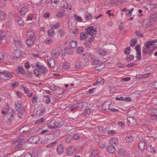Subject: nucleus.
Returning <instances> with one entry per match:
<instances>
[{
	"label": "nucleus",
	"mask_w": 157,
	"mask_h": 157,
	"mask_svg": "<svg viewBox=\"0 0 157 157\" xmlns=\"http://www.w3.org/2000/svg\"><path fill=\"white\" fill-rule=\"evenodd\" d=\"M21 51L19 49L14 51L13 53V56L14 58H19L21 56Z\"/></svg>",
	"instance_id": "obj_8"
},
{
	"label": "nucleus",
	"mask_w": 157,
	"mask_h": 157,
	"mask_svg": "<svg viewBox=\"0 0 157 157\" xmlns=\"http://www.w3.org/2000/svg\"><path fill=\"white\" fill-rule=\"evenodd\" d=\"M75 148L73 146H69L67 149L66 151L67 154H71L75 151Z\"/></svg>",
	"instance_id": "obj_17"
},
{
	"label": "nucleus",
	"mask_w": 157,
	"mask_h": 157,
	"mask_svg": "<svg viewBox=\"0 0 157 157\" xmlns=\"http://www.w3.org/2000/svg\"><path fill=\"white\" fill-rule=\"evenodd\" d=\"M36 14H30L29 16H28L27 17V20L28 21L32 20L34 18H36Z\"/></svg>",
	"instance_id": "obj_47"
},
{
	"label": "nucleus",
	"mask_w": 157,
	"mask_h": 157,
	"mask_svg": "<svg viewBox=\"0 0 157 157\" xmlns=\"http://www.w3.org/2000/svg\"><path fill=\"white\" fill-rule=\"evenodd\" d=\"M105 67V63H99V64H98V65H96V70L97 71H99L103 68L104 67Z\"/></svg>",
	"instance_id": "obj_21"
},
{
	"label": "nucleus",
	"mask_w": 157,
	"mask_h": 157,
	"mask_svg": "<svg viewBox=\"0 0 157 157\" xmlns=\"http://www.w3.org/2000/svg\"><path fill=\"white\" fill-rule=\"evenodd\" d=\"M15 109L21 115H23L24 113V109L23 107H22V108H17Z\"/></svg>",
	"instance_id": "obj_48"
},
{
	"label": "nucleus",
	"mask_w": 157,
	"mask_h": 157,
	"mask_svg": "<svg viewBox=\"0 0 157 157\" xmlns=\"http://www.w3.org/2000/svg\"><path fill=\"white\" fill-rule=\"evenodd\" d=\"M6 14L2 10H0V19L2 21H4L6 19Z\"/></svg>",
	"instance_id": "obj_18"
},
{
	"label": "nucleus",
	"mask_w": 157,
	"mask_h": 157,
	"mask_svg": "<svg viewBox=\"0 0 157 157\" xmlns=\"http://www.w3.org/2000/svg\"><path fill=\"white\" fill-rule=\"evenodd\" d=\"M54 91L56 94L58 95H60L62 94L65 91L64 89H51Z\"/></svg>",
	"instance_id": "obj_19"
},
{
	"label": "nucleus",
	"mask_w": 157,
	"mask_h": 157,
	"mask_svg": "<svg viewBox=\"0 0 157 157\" xmlns=\"http://www.w3.org/2000/svg\"><path fill=\"white\" fill-rule=\"evenodd\" d=\"M137 40L135 39H132L130 42V45L131 46L133 47L137 44Z\"/></svg>",
	"instance_id": "obj_38"
},
{
	"label": "nucleus",
	"mask_w": 157,
	"mask_h": 157,
	"mask_svg": "<svg viewBox=\"0 0 157 157\" xmlns=\"http://www.w3.org/2000/svg\"><path fill=\"white\" fill-rule=\"evenodd\" d=\"M127 121L130 124V123H133L134 122H136V120L135 117H128L127 118Z\"/></svg>",
	"instance_id": "obj_25"
},
{
	"label": "nucleus",
	"mask_w": 157,
	"mask_h": 157,
	"mask_svg": "<svg viewBox=\"0 0 157 157\" xmlns=\"http://www.w3.org/2000/svg\"><path fill=\"white\" fill-rule=\"evenodd\" d=\"M109 142L110 144L113 145H116L118 143V139L115 138H111L109 140Z\"/></svg>",
	"instance_id": "obj_13"
},
{
	"label": "nucleus",
	"mask_w": 157,
	"mask_h": 157,
	"mask_svg": "<svg viewBox=\"0 0 157 157\" xmlns=\"http://www.w3.org/2000/svg\"><path fill=\"white\" fill-rule=\"evenodd\" d=\"M134 58V56L133 55H128L125 58V60L129 62L131 60H133Z\"/></svg>",
	"instance_id": "obj_30"
},
{
	"label": "nucleus",
	"mask_w": 157,
	"mask_h": 157,
	"mask_svg": "<svg viewBox=\"0 0 157 157\" xmlns=\"http://www.w3.org/2000/svg\"><path fill=\"white\" fill-rule=\"evenodd\" d=\"M72 137L73 139L76 140L79 139L80 136L79 134L76 133L73 136H72Z\"/></svg>",
	"instance_id": "obj_56"
},
{
	"label": "nucleus",
	"mask_w": 157,
	"mask_h": 157,
	"mask_svg": "<svg viewBox=\"0 0 157 157\" xmlns=\"http://www.w3.org/2000/svg\"><path fill=\"white\" fill-rule=\"evenodd\" d=\"M6 37L4 32L2 30H0V37L2 38Z\"/></svg>",
	"instance_id": "obj_62"
},
{
	"label": "nucleus",
	"mask_w": 157,
	"mask_h": 157,
	"mask_svg": "<svg viewBox=\"0 0 157 157\" xmlns=\"http://www.w3.org/2000/svg\"><path fill=\"white\" fill-rule=\"evenodd\" d=\"M15 112V111L13 109H12L11 112H10L9 113V115L10 117V120H13L14 119V115Z\"/></svg>",
	"instance_id": "obj_33"
},
{
	"label": "nucleus",
	"mask_w": 157,
	"mask_h": 157,
	"mask_svg": "<svg viewBox=\"0 0 157 157\" xmlns=\"http://www.w3.org/2000/svg\"><path fill=\"white\" fill-rule=\"evenodd\" d=\"M84 48L82 47H79L76 49V52L78 54H81L84 51Z\"/></svg>",
	"instance_id": "obj_36"
},
{
	"label": "nucleus",
	"mask_w": 157,
	"mask_h": 157,
	"mask_svg": "<svg viewBox=\"0 0 157 157\" xmlns=\"http://www.w3.org/2000/svg\"><path fill=\"white\" fill-rule=\"evenodd\" d=\"M44 121V118H41L40 119H38L36 120L35 122L34 123L35 124H38L39 123H40L41 122H43Z\"/></svg>",
	"instance_id": "obj_61"
},
{
	"label": "nucleus",
	"mask_w": 157,
	"mask_h": 157,
	"mask_svg": "<svg viewBox=\"0 0 157 157\" xmlns=\"http://www.w3.org/2000/svg\"><path fill=\"white\" fill-rule=\"evenodd\" d=\"M154 22L153 21L150 19H145L143 21V26L144 28H146L149 27L153 24Z\"/></svg>",
	"instance_id": "obj_6"
},
{
	"label": "nucleus",
	"mask_w": 157,
	"mask_h": 157,
	"mask_svg": "<svg viewBox=\"0 0 157 157\" xmlns=\"http://www.w3.org/2000/svg\"><path fill=\"white\" fill-rule=\"evenodd\" d=\"M14 42L15 45L17 48L20 47L21 45V42L18 40H15Z\"/></svg>",
	"instance_id": "obj_46"
},
{
	"label": "nucleus",
	"mask_w": 157,
	"mask_h": 157,
	"mask_svg": "<svg viewBox=\"0 0 157 157\" xmlns=\"http://www.w3.org/2000/svg\"><path fill=\"white\" fill-rule=\"evenodd\" d=\"M50 96L49 95H45L44 97L46 98V99L45 103L46 104H49L51 102V99L50 98Z\"/></svg>",
	"instance_id": "obj_53"
},
{
	"label": "nucleus",
	"mask_w": 157,
	"mask_h": 157,
	"mask_svg": "<svg viewBox=\"0 0 157 157\" xmlns=\"http://www.w3.org/2000/svg\"><path fill=\"white\" fill-rule=\"evenodd\" d=\"M36 98V96L35 95L33 96L32 100V102L33 104H35L37 101V99Z\"/></svg>",
	"instance_id": "obj_63"
},
{
	"label": "nucleus",
	"mask_w": 157,
	"mask_h": 157,
	"mask_svg": "<svg viewBox=\"0 0 157 157\" xmlns=\"http://www.w3.org/2000/svg\"><path fill=\"white\" fill-rule=\"evenodd\" d=\"M157 48L155 47H151L149 49L148 51V54L149 55H151L152 54L154 51Z\"/></svg>",
	"instance_id": "obj_41"
},
{
	"label": "nucleus",
	"mask_w": 157,
	"mask_h": 157,
	"mask_svg": "<svg viewBox=\"0 0 157 157\" xmlns=\"http://www.w3.org/2000/svg\"><path fill=\"white\" fill-rule=\"evenodd\" d=\"M150 115L152 118L157 119V109H155L152 108L150 110Z\"/></svg>",
	"instance_id": "obj_7"
},
{
	"label": "nucleus",
	"mask_w": 157,
	"mask_h": 157,
	"mask_svg": "<svg viewBox=\"0 0 157 157\" xmlns=\"http://www.w3.org/2000/svg\"><path fill=\"white\" fill-rule=\"evenodd\" d=\"M27 36H29L30 38L35 39L36 38V36L35 35L34 32L31 30L28 31L27 33Z\"/></svg>",
	"instance_id": "obj_20"
},
{
	"label": "nucleus",
	"mask_w": 157,
	"mask_h": 157,
	"mask_svg": "<svg viewBox=\"0 0 157 157\" xmlns=\"http://www.w3.org/2000/svg\"><path fill=\"white\" fill-rule=\"evenodd\" d=\"M41 70V72L44 75H46L47 72L48 71V70H47L45 67H44V66L42 67Z\"/></svg>",
	"instance_id": "obj_60"
},
{
	"label": "nucleus",
	"mask_w": 157,
	"mask_h": 157,
	"mask_svg": "<svg viewBox=\"0 0 157 157\" xmlns=\"http://www.w3.org/2000/svg\"><path fill=\"white\" fill-rule=\"evenodd\" d=\"M106 149L107 151L110 153H113L116 151V149L113 145H111L110 146H107Z\"/></svg>",
	"instance_id": "obj_10"
},
{
	"label": "nucleus",
	"mask_w": 157,
	"mask_h": 157,
	"mask_svg": "<svg viewBox=\"0 0 157 157\" xmlns=\"http://www.w3.org/2000/svg\"><path fill=\"white\" fill-rule=\"evenodd\" d=\"M86 14H85V18L87 20H89L92 18V15L90 13H88V12L86 13Z\"/></svg>",
	"instance_id": "obj_52"
},
{
	"label": "nucleus",
	"mask_w": 157,
	"mask_h": 157,
	"mask_svg": "<svg viewBox=\"0 0 157 157\" xmlns=\"http://www.w3.org/2000/svg\"><path fill=\"white\" fill-rule=\"evenodd\" d=\"M40 137L38 136H33L30 137L27 140L28 143L31 144H36L40 140Z\"/></svg>",
	"instance_id": "obj_2"
},
{
	"label": "nucleus",
	"mask_w": 157,
	"mask_h": 157,
	"mask_svg": "<svg viewBox=\"0 0 157 157\" xmlns=\"http://www.w3.org/2000/svg\"><path fill=\"white\" fill-rule=\"evenodd\" d=\"M131 48L130 47H127L124 50V53L126 55H128L130 53Z\"/></svg>",
	"instance_id": "obj_44"
},
{
	"label": "nucleus",
	"mask_w": 157,
	"mask_h": 157,
	"mask_svg": "<svg viewBox=\"0 0 157 157\" xmlns=\"http://www.w3.org/2000/svg\"><path fill=\"white\" fill-rule=\"evenodd\" d=\"M86 30L85 33L90 35H93V33L94 34H96V33L95 32H97V30L94 27L92 26L87 28L86 29Z\"/></svg>",
	"instance_id": "obj_5"
},
{
	"label": "nucleus",
	"mask_w": 157,
	"mask_h": 157,
	"mask_svg": "<svg viewBox=\"0 0 157 157\" xmlns=\"http://www.w3.org/2000/svg\"><path fill=\"white\" fill-rule=\"evenodd\" d=\"M28 10V9L26 7H24L22 8L20 12L21 15L23 16L25 15L27 12Z\"/></svg>",
	"instance_id": "obj_26"
},
{
	"label": "nucleus",
	"mask_w": 157,
	"mask_h": 157,
	"mask_svg": "<svg viewBox=\"0 0 157 157\" xmlns=\"http://www.w3.org/2000/svg\"><path fill=\"white\" fill-rule=\"evenodd\" d=\"M90 42L88 40H86L84 42V45L89 48H90L91 47V44Z\"/></svg>",
	"instance_id": "obj_58"
},
{
	"label": "nucleus",
	"mask_w": 157,
	"mask_h": 157,
	"mask_svg": "<svg viewBox=\"0 0 157 157\" xmlns=\"http://www.w3.org/2000/svg\"><path fill=\"white\" fill-rule=\"evenodd\" d=\"M144 48L142 50V53L143 56H145L148 53V51L150 47L149 48Z\"/></svg>",
	"instance_id": "obj_50"
},
{
	"label": "nucleus",
	"mask_w": 157,
	"mask_h": 157,
	"mask_svg": "<svg viewBox=\"0 0 157 157\" xmlns=\"http://www.w3.org/2000/svg\"><path fill=\"white\" fill-rule=\"evenodd\" d=\"M157 42V40L156 39L153 40L146 42L145 44L146 47L149 48L151 47H155L157 48V45L154 43Z\"/></svg>",
	"instance_id": "obj_4"
},
{
	"label": "nucleus",
	"mask_w": 157,
	"mask_h": 157,
	"mask_svg": "<svg viewBox=\"0 0 157 157\" xmlns=\"http://www.w3.org/2000/svg\"><path fill=\"white\" fill-rule=\"evenodd\" d=\"M15 109L17 108H22L21 102V101H18L17 103H15L14 105Z\"/></svg>",
	"instance_id": "obj_31"
},
{
	"label": "nucleus",
	"mask_w": 157,
	"mask_h": 157,
	"mask_svg": "<svg viewBox=\"0 0 157 157\" xmlns=\"http://www.w3.org/2000/svg\"><path fill=\"white\" fill-rule=\"evenodd\" d=\"M33 73L35 76L38 77H40L41 76L40 72L37 69H35L33 71Z\"/></svg>",
	"instance_id": "obj_35"
},
{
	"label": "nucleus",
	"mask_w": 157,
	"mask_h": 157,
	"mask_svg": "<svg viewBox=\"0 0 157 157\" xmlns=\"http://www.w3.org/2000/svg\"><path fill=\"white\" fill-rule=\"evenodd\" d=\"M17 23L18 24L21 26H23L24 25V23L23 21V20L21 18H19L17 20Z\"/></svg>",
	"instance_id": "obj_49"
},
{
	"label": "nucleus",
	"mask_w": 157,
	"mask_h": 157,
	"mask_svg": "<svg viewBox=\"0 0 157 157\" xmlns=\"http://www.w3.org/2000/svg\"><path fill=\"white\" fill-rule=\"evenodd\" d=\"M48 33L49 36L52 37L54 34V31L53 29H51L48 31Z\"/></svg>",
	"instance_id": "obj_42"
},
{
	"label": "nucleus",
	"mask_w": 157,
	"mask_h": 157,
	"mask_svg": "<svg viewBox=\"0 0 157 157\" xmlns=\"http://www.w3.org/2000/svg\"><path fill=\"white\" fill-rule=\"evenodd\" d=\"M70 67V63L69 62H65L63 63V68L64 69H68Z\"/></svg>",
	"instance_id": "obj_43"
},
{
	"label": "nucleus",
	"mask_w": 157,
	"mask_h": 157,
	"mask_svg": "<svg viewBox=\"0 0 157 157\" xmlns=\"http://www.w3.org/2000/svg\"><path fill=\"white\" fill-rule=\"evenodd\" d=\"M75 68L77 70H79L81 67V63L79 59L76 60L75 62Z\"/></svg>",
	"instance_id": "obj_23"
},
{
	"label": "nucleus",
	"mask_w": 157,
	"mask_h": 157,
	"mask_svg": "<svg viewBox=\"0 0 157 157\" xmlns=\"http://www.w3.org/2000/svg\"><path fill=\"white\" fill-rule=\"evenodd\" d=\"M63 13H62L61 11H59V12L58 13L57 16L59 18H62L63 17Z\"/></svg>",
	"instance_id": "obj_64"
},
{
	"label": "nucleus",
	"mask_w": 157,
	"mask_h": 157,
	"mask_svg": "<svg viewBox=\"0 0 157 157\" xmlns=\"http://www.w3.org/2000/svg\"><path fill=\"white\" fill-rule=\"evenodd\" d=\"M99 51V53L102 56H105L107 54L106 52L103 49H101Z\"/></svg>",
	"instance_id": "obj_57"
},
{
	"label": "nucleus",
	"mask_w": 157,
	"mask_h": 157,
	"mask_svg": "<svg viewBox=\"0 0 157 157\" xmlns=\"http://www.w3.org/2000/svg\"><path fill=\"white\" fill-rule=\"evenodd\" d=\"M51 55L53 58H57L59 56V54L56 49H53L51 52Z\"/></svg>",
	"instance_id": "obj_14"
},
{
	"label": "nucleus",
	"mask_w": 157,
	"mask_h": 157,
	"mask_svg": "<svg viewBox=\"0 0 157 157\" xmlns=\"http://www.w3.org/2000/svg\"><path fill=\"white\" fill-rule=\"evenodd\" d=\"M19 86V83L18 82H16L13 83H12L11 85V88H14L17 87Z\"/></svg>",
	"instance_id": "obj_55"
},
{
	"label": "nucleus",
	"mask_w": 157,
	"mask_h": 157,
	"mask_svg": "<svg viewBox=\"0 0 157 157\" xmlns=\"http://www.w3.org/2000/svg\"><path fill=\"white\" fill-rule=\"evenodd\" d=\"M57 152L58 154L61 155L62 154L64 151V147L62 145H59L57 147Z\"/></svg>",
	"instance_id": "obj_15"
},
{
	"label": "nucleus",
	"mask_w": 157,
	"mask_h": 157,
	"mask_svg": "<svg viewBox=\"0 0 157 157\" xmlns=\"http://www.w3.org/2000/svg\"><path fill=\"white\" fill-rule=\"evenodd\" d=\"M91 110L90 108L86 109L85 111L82 113V115L85 116L87 114L90 113V112Z\"/></svg>",
	"instance_id": "obj_51"
},
{
	"label": "nucleus",
	"mask_w": 157,
	"mask_h": 157,
	"mask_svg": "<svg viewBox=\"0 0 157 157\" xmlns=\"http://www.w3.org/2000/svg\"><path fill=\"white\" fill-rule=\"evenodd\" d=\"M87 35L88 34H86V33H81L80 34V38L82 40H84L88 37Z\"/></svg>",
	"instance_id": "obj_34"
},
{
	"label": "nucleus",
	"mask_w": 157,
	"mask_h": 157,
	"mask_svg": "<svg viewBox=\"0 0 157 157\" xmlns=\"http://www.w3.org/2000/svg\"><path fill=\"white\" fill-rule=\"evenodd\" d=\"M35 39L29 38L26 40V43L28 46H31L33 44Z\"/></svg>",
	"instance_id": "obj_22"
},
{
	"label": "nucleus",
	"mask_w": 157,
	"mask_h": 157,
	"mask_svg": "<svg viewBox=\"0 0 157 157\" xmlns=\"http://www.w3.org/2000/svg\"><path fill=\"white\" fill-rule=\"evenodd\" d=\"M45 111V108H43L41 110V111H38L36 112V114L38 116H42L44 113Z\"/></svg>",
	"instance_id": "obj_45"
},
{
	"label": "nucleus",
	"mask_w": 157,
	"mask_h": 157,
	"mask_svg": "<svg viewBox=\"0 0 157 157\" xmlns=\"http://www.w3.org/2000/svg\"><path fill=\"white\" fill-rule=\"evenodd\" d=\"M77 43L76 41H72L70 42V44L72 48H75L77 47Z\"/></svg>",
	"instance_id": "obj_32"
},
{
	"label": "nucleus",
	"mask_w": 157,
	"mask_h": 157,
	"mask_svg": "<svg viewBox=\"0 0 157 157\" xmlns=\"http://www.w3.org/2000/svg\"><path fill=\"white\" fill-rule=\"evenodd\" d=\"M98 130L99 132L102 133H104L107 132V129L106 128L100 126L98 127Z\"/></svg>",
	"instance_id": "obj_27"
},
{
	"label": "nucleus",
	"mask_w": 157,
	"mask_h": 157,
	"mask_svg": "<svg viewBox=\"0 0 157 157\" xmlns=\"http://www.w3.org/2000/svg\"><path fill=\"white\" fill-rule=\"evenodd\" d=\"M133 140V137L132 135L128 136L126 137L125 140L127 143H131Z\"/></svg>",
	"instance_id": "obj_24"
},
{
	"label": "nucleus",
	"mask_w": 157,
	"mask_h": 157,
	"mask_svg": "<svg viewBox=\"0 0 157 157\" xmlns=\"http://www.w3.org/2000/svg\"><path fill=\"white\" fill-rule=\"evenodd\" d=\"M149 18L154 22L157 19V12H153L150 15Z\"/></svg>",
	"instance_id": "obj_9"
},
{
	"label": "nucleus",
	"mask_w": 157,
	"mask_h": 157,
	"mask_svg": "<svg viewBox=\"0 0 157 157\" xmlns=\"http://www.w3.org/2000/svg\"><path fill=\"white\" fill-rule=\"evenodd\" d=\"M98 155L97 153V151L93 150L91 152L90 157H97Z\"/></svg>",
	"instance_id": "obj_54"
},
{
	"label": "nucleus",
	"mask_w": 157,
	"mask_h": 157,
	"mask_svg": "<svg viewBox=\"0 0 157 157\" xmlns=\"http://www.w3.org/2000/svg\"><path fill=\"white\" fill-rule=\"evenodd\" d=\"M73 140L72 136H68L65 138V142L67 143H69L71 142V140Z\"/></svg>",
	"instance_id": "obj_40"
},
{
	"label": "nucleus",
	"mask_w": 157,
	"mask_h": 157,
	"mask_svg": "<svg viewBox=\"0 0 157 157\" xmlns=\"http://www.w3.org/2000/svg\"><path fill=\"white\" fill-rule=\"evenodd\" d=\"M92 60H93L92 63V64L93 65H98L100 61H99V59L98 58H94L93 57L91 58Z\"/></svg>",
	"instance_id": "obj_28"
},
{
	"label": "nucleus",
	"mask_w": 157,
	"mask_h": 157,
	"mask_svg": "<svg viewBox=\"0 0 157 157\" xmlns=\"http://www.w3.org/2000/svg\"><path fill=\"white\" fill-rule=\"evenodd\" d=\"M135 49L137 52H141V46L139 44L136 45L135 47Z\"/></svg>",
	"instance_id": "obj_59"
},
{
	"label": "nucleus",
	"mask_w": 157,
	"mask_h": 157,
	"mask_svg": "<svg viewBox=\"0 0 157 157\" xmlns=\"http://www.w3.org/2000/svg\"><path fill=\"white\" fill-rule=\"evenodd\" d=\"M24 68L21 66H19L18 67V70H16V72L17 74H19V73L23 75H25V71Z\"/></svg>",
	"instance_id": "obj_12"
},
{
	"label": "nucleus",
	"mask_w": 157,
	"mask_h": 157,
	"mask_svg": "<svg viewBox=\"0 0 157 157\" xmlns=\"http://www.w3.org/2000/svg\"><path fill=\"white\" fill-rule=\"evenodd\" d=\"M65 52L68 54H72L73 53L72 49L69 47H66L65 48Z\"/></svg>",
	"instance_id": "obj_29"
},
{
	"label": "nucleus",
	"mask_w": 157,
	"mask_h": 157,
	"mask_svg": "<svg viewBox=\"0 0 157 157\" xmlns=\"http://www.w3.org/2000/svg\"><path fill=\"white\" fill-rule=\"evenodd\" d=\"M48 63L50 67L52 68L55 66L56 63L55 60L52 58L49 59L47 60Z\"/></svg>",
	"instance_id": "obj_11"
},
{
	"label": "nucleus",
	"mask_w": 157,
	"mask_h": 157,
	"mask_svg": "<svg viewBox=\"0 0 157 157\" xmlns=\"http://www.w3.org/2000/svg\"><path fill=\"white\" fill-rule=\"evenodd\" d=\"M12 74L7 71L0 72V78L5 80L9 79L13 77Z\"/></svg>",
	"instance_id": "obj_1"
},
{
	"label": "nucleus",
	"mask_w": 157,
	"mask_h": 157,
	"mask_svg": "<svg viewBox=\"0 0 157 157\" xmlns=\"http://www.w3.org/2000/svg\"><path fill=\"white\" fill-rule=\"evenodd\" d=\"M139 149L143 151L146 149L147 147V142L145 140H141L140 141L138 144Z\"/></svg>",
	"instance_id": "obj_3"
},
{
	"label": "nucleus",
	"mask_w": 157,
	"mask_h": 157,
	"mask_svg": "<svg viewBox=\"0 0 157 157\" xmlns=\"http://www.w3.org/2000/svg\"><path fill=\"white\" fill-rule=\"evenodd\" d=\"M105 80L104 79L101 78H99L97 79V83H98V84L103 85L104 83Z\"/></svg>",
	"instance_id": "obj_39"
},
{
	"label": "nucleus",
	"mask_w": 157,
	"mask_h": 157,
	"mask_svg": "<svg viewBox=\"0 0 157 157\" xmlns=\"http://www.w3.org/2000/svg\"><path fill=\"white\" fill-rule=\"evenodd\" d=\"M64 124V121L61 120V119H59V123L57 124L58 125H56V128H58L62 126Z\"/></svg>",
	"instance_id": "obj_37"
},
{
	"label": "nucleus",
	"mask_w": 157,
	"mask_h": 157,
	"mask_svg": "<svg viewBox=\"0 0 157 157\" xmlns=\"http://www.w3.org/2000/svg\"><path fill=\"white\" fill-rule=\"evenodd\" d=\"M118 155L121 156H127L128 155V154L124 149H119L118 150Z\"/></svg>",
	"instance_id": "obj_16"
}]
</instances>
